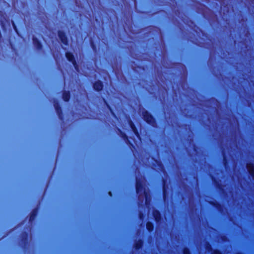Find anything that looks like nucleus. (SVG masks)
Wrapping results in <instances>:
<instances>
[{
	"label": "nucleus",
	"mask_w": 254,
	"mask_h": 254,
	"mask_svg": "<svg viewBox=\"0 0 254 254\" xmlns=\"http://www.w3.org/2000/svg\"><path fill=\"white\" fill-rule=\"evenodd\" d=\"M61 40H62V41H64V39L63 38V37H61Z\"/></svg>",
	"instance_id": "obj_8"
},
{
	"label": "nucleus",
	"mask_w": 254,
	"mask_h": 254,
	"mask_svg": "<svg viewBox=\"0 0 254 254\" xmlns=\"http://www.w3.org/2000/svg\"><path fill=\"white\" fill-rule=\"evenodd\" d=\"M146 228L148 231H150L152 230L153 227L151 223L148 222L146 224Z\"/></svg>",
	"instance_id": "obj_5"
},
{
	"label": "nucleus",
	"mask_w": 254,
	"mask_h": 254,
	"mask_svg": "<svg viewBox=\"0 0 254 254\" xmlns=\"http://www.w3.org/2000/svg\"><path fill=\"white\" fill-rule=\"evenodd\" d=\"M248 169L251 174H253L254 173V167L253 164H249L247 166Z\"/></svg>",
	"instance_id": "obj_3"
},
{
	"label": "nucleus",
	"mask_w": 254,
	"mask_h": 254,
	"mask_svg": "<svg viewBox=\"0 0 254 254\" xmlns=\"http://www.w3.org/2000/svg\"><path fill=\"white\" fill-rule=\"evenodd\" d=\"M136 190H137V192H138L139 191V186L138 183H137V186H136Z\"/></svg>",
	"instance_id": "obj_7"
},
{
	"label": "nucleus",
	"mask_w": 254,
	"mask_h": 254,
	"mask_svg": "<svg viewBox=\"0 0 254 254\" xmlns=\"http://www.w3.org/2000/svg\"><path fill=\"white\" fill-rule=\"evenodd\" d=\"M144 119L149 124H152L153 123V118L147 113L144 115Z\"/></svg>",
	"instance_id": "obj_1"
},
{
	"label": "nucleus",
	"mask_w": 254,
	"mask_h": 254,
	"mask_svg": "<svg viewBox=\"0 0 254 254\" xmlns=\"http://www.w3.org/2000/svg\"><path fill=\"white\" fill-rule=\"evenodd\" d=\"M69 98V95L68 93H64L63 95V98L64 101H68Z\"/></svg>",
	"instance_id": "obj_6"
},
{
	"label": "nucleus",
	"mask_w": 254,
	"mask_h": 254,
	"mask_svg": "<svg viewBox=\"0 0 254 254\" xmlns=\"http://www.w3.org/2000/svg\"><path fill=\"white\" fill-rule=\"evenodd\" d=\"M94 88L97 91H100L102 89V85L100 81H97L94 84Z\"/></svg>",
	"instance_id": "obj_2"
},
{
	"label": "nucleus",
	"mask_w": 254,
	"mask_h": 254,
	"mask_svg": "<svg viewBox=\"0 0 254 254\" xmlns=\"http://www.w3.org/2000/svg\"><path fill=\"white\" fill-rule=\"evenodd\" d=\"M66 57L67 58V59L69 61H71L72 62L73 64L75 65V63L73 61V56L72 54H71L70 53H67L66 54Z\"/></svg>",
	"instance_id": "obj_4"
},
{
	"label": "nucleus",
	"mask_w": 254,
	"mask_h": 254,
	"mask_svg": "<svg viewBox=\"0 0 254 254\" xmlns=\"http://www.w3.org/2000/svg\"><path fill=\"white\" fill-rule=\"evenodd\" d=\"M109 194L111 196V193L110 192H109Z\"/></svg>",
	"instance_id": "obj_9"
}]
</instances>
